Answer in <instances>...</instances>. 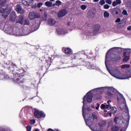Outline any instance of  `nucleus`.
I'll return each instance as SVG.
<instances>
[{"label": "nucleus", "instance_id": "obj_1", "mask_svg": "<svg viewBox=\"0 0 131 131\" xmlns=\"http://www.w3.org/2000/svg\"><path fill=\"white\" fill-rule=\"evenodd\" d=\"M111 49L108 50L105 55V64L107 70H108L109 73L116 78H118V79H127V78H130L131 77V70H130L127 73V75L128 76L126 78L124 77V75L121 73L119 70L117 69V68H115L113 72L110 71V68L108 66V62H111L112 61H114V59H115V54H112L111 56H110L109 53L111 52Z\"/></svg>", "mask_w": 131, "mask_h": 131}, {"label": "nucleus", "instance_id": "obj_2", "mask_svg": "<svg viewBox=\"0 0 131 131\" xmlns=\"http://www.w3.org/2000/svg\"><path fill=\"white\" fill-rule=\"evenodd\" d=\"M89 118H84L85 122L90 127V128L92 131H103V129L101 128V127H104L106 124V122L104 121H101L99 123V127L93 126L94 124H96V122L98 121V117L96 115H93L92 114L90 115Z\"/></svg>", "mask_w": 131, "mask_h": 131}, {"label": "nucleus", "instance_id": "obj_3", "mask_svg": "<svg viewBox=\"0 0 131 131\" xmlns=\"http://www.w3.org/2000/svg\"><path fill=\"white\" fill-rule=\"evenodd\" d=\"M120 108L121 110L125 111V114L123 115V119L120 120L119 118L116 117L114 119V121L116 124H120V121H121L123 124L125 125H128L129 122V112L128 111V107L125 103L120 104Z\"/></svg>", "mask_w": 131, "mask_h": 131}, {"label": "nucleus", "instance_id": "obj_4", "mask_svg": "<svg viewBox=\"0 0 131 131\" xmlns=\"http://www.w3.org/2000/svg\"><path fill=\"white\" fill-rule=\"evenodd\" d=\"M93 91H89L86 95L84 96L83 98V107H82V115L83 117V118H89V119H92V117H90V115L92 114V115H93L92 113L90 114H88L86 115V116H84V114H85V110L86 111H88V112H90V111H91V109L90 107H87L85 108V106H84V105L86 104V103H91L93 101Z\"/></svg>", "mask_w": 131, "mask_h": 131}, {"label": "nucleus", "instance_id": "obj_5", "mask_svg": "<svg viewBox=\"0 0 131 131\" xmlns=\"http://www.w3.org/2000/svg\"><path fill=\"white\" fill-rule=\"evenodd\" d=\"M110 103H111V100L107 101V104H102L101 105L100 108L102 110L107 109V110H110V109H111L110 112H108V115L111 117L112 114H115V113L117 112V108L115 106L112 107Z\"/></svg>", "mask_w": 131, "mask_h": 131}, {"label": "nucleus", "instance_id": "obj_6", "mask_svg": "<svg viewBox=\"0 0 131 131\" xmlns=\"http://www.w3.org/2000/svg\"><path fill=\"white\" fill-rule=\"evenodd\" d=\"M94 91H96V92H98L99 93H104V91H107V95L110 96L111 97L113 95L112 92H114L116 93V90L112 87H101V88H98L94 90ZM111 91V92H110Z\"/></svg>", "mask_w": 131, "mask_h": 131}, {"label": "nucleus", "instance_id": "obj_7", "mask_svg": "<svg viewBox=\"0 0 131 131\" xmlns=\"http://www.w3.org/2000/svg\"><path fill=\"white\" fill-rule=\"evenodd\" d=\"M5 32L6 33H8V34H10V35H16V36H21L22 34L20 33L19 31H17V32H15L13 30V28H12V26L11 25H5Z\"/></svg>", "mask_w": 131, "mask_h": 131}, {"label": "nucleus", "instance_id": "obj_8", "mask_svg": "<svg viewBox=\"0 0 131 131\" xmlns=\"http://www.w3.org/2000/svg\"><path fill=\"white\" fill-rule=\"evenodd\" d=\"M0 13H3L2 17L5 19L9 16L10 12H9V10H8V5H7V4H4L1 7H0Z\"/></svg>", "mask_w": 131, "mask_h": 131}, {"label": "nucleus", "instance_id": "obj_9", "mask_svg": "<svg viewBox=\"0 0 131 131\" xmlns=\"http://www.w3.org/2000/svg\"><path fill=\"white\" fill-rule=\"evenodd\" d=\"M14 77L12 79V80L15 82V83H23L24 81H23V79L21 77L20 74L16 73L13 75Z\"/></svg>", "mask_w": 131, "mask_h": 131}, {"label": "nucleus", "instance_id": "obj_10", "mask_svg": "<svg viewBox=\"0 0 131 131\" xmlns=\"http://www.w3.org/2000/svg\"><path fill=\"white\" fill-rule=\"evenodd\" d=\"M5 66L8 70H11V71H14V69L17 67L16 64L12 62L11 61H7L5 63Z\"/></svg>", "mask_w": 131, "mask_h": 131}, {"label": "nucleus", "instance_id": "obj_11", "mask_svg": "<svg viewBox=\"0 0 131 131\" xmlns=\"http://www.w3.org/2000/svg\"><path fill=\"white\" fill-rule=\"evenodd\" d=\"M34 116L35 118H40V117H46V114L42 112V111H40L38 110H35L34 113Z\"/></svg>", "mask_w": 131, "mask_h": 131}, {"label": "nucleus", "instance_id": "obj_12", "mask_svg": "<svg viewBox=\"0 0 131 131\" xmlns=\"http://www.w3.org/2000/svg\"><path fill=\"white\" fill-rule=\"evenodd\" d=\"M125 52L123 53L124 58L123 62H127L129 60V53H130V49H125Z\"/></svg>", "mask_w": 131, "mask_h": 131}, {"label": "nucleus", "instance_id": "obj_13", "mask_svg": "<svg viewBox=\"0 0 131 131\" xmlns=\"http://www.w3.org/2000/svg\"><path fill=\"white\" fill-rule=\"evenodd\" d=\"M100 29H101V26L100 25H95L93 26V34H90V35H97V34H99Z\"/></svg>", "mask_w": 131, "mask_h": 131}, {"label": "nucleus", "instance_id": "obj_14", "mask_svg": "<svg viewBox=\"0 0 131 131\" xmlns=\"http://www.w3.org/2000/svg\"><path fill=\"white\" fill-rule=\"evenodd\" d=\"M39 17H40V14L35 12H31L29 14V18L30 20H33V19H36Z\"/></svg>", "mask_w": 131, "mask_h": 131}, {"label": "nucleus", "instance_id": "obj_15", "mask_svg": "<svg viewBox=\"0 0 131 131\" xmlns=\"http://www.w3.org/2000/svg\"><path fill=\"white\" fill-rule=\"evenodd\" d=\"M67 15V11L66 9H62L59 11L57 14V16L59 18H61V17H64Z\"/></svg>", "mask_w": 131, "mask_h": 131}, {"label": "nucleus", "instance_id": "obj_16", "mask_svg": "<svg viewBox=\"0 0 131 131\" xmlns=\"http://www.w3.org/2000/svg\"><path fill=\"white\" fill-rule=\"evenodd\" d=\"M119 12H120V9L117 8H115L112 9V14L114 17H117L118 14H119Z\"/></svg>", "mask_w": 131, "mask_h": 131}, {"label": "nucleus", "instance_id": "obj_17", "mask_svg": "<svg viewBox=\"0 0 131 131\" xmlns=\"http://www.w3.org/2000/svg\"><path fill=\"white\" fill-rule=\"evenodd\" d=\"M15 10H16V12H17V13H18L19 14H24V10H23V9H22V6H21L19 4H17L16 6Z\"/></svg>", "mask_w": 131, "mask_h": 131}, {"label": "nucleus", "instance_id": "obj_18", "mask_svg": "<svg viewBox=\"0 0 131 131\" xmlns=\"http://www.w3.org/2000/svg\"><path fill=\"white\" fill-rule=\"evenodd\" d=\"M22 4L25 6H30L32 5V1L31 0H23Z\"/></svg>", "mask_w": 131, "mask_h": 131}, {"label": "nucleus", "instance_id": "obj_19", "mask_svg": "<svg viewBox=\"0 0 131 131\" xmlns=\"http://www.w3.org/2000/svg\"><path fill=\"white\" fill-rule=\"evenodd\" d=\"M47 23L50 26H54V25L56 24V20L53 18H49L47 21Z\"/></svg>", "mask_w": 131, "mask_h": 131}, {"label": "nucleus", "instance_id": "obj_20", "mask_svg": "<svg viewBox=\"0 0 131 131\" xmlns=\"http://www.w3.org/2000/svg\"><path fill=\"white\" fill-rule=\"evenodd\" d=\"M125 24H126V20L125 19H122L120 23L118 24V26H119L120 28H122V27H124V26H125Z\"/></svg>", "mask_w": 131, "mask_h": 131}, {"label": "nucleus", "instance_id": "obj_21", "mask_svg": "<svg viewBox=\"0 0 131 131\" xmlns=\"http://www.w3.org/2000/svg\"><path fill=\"white\" fill-rule=\"evenodd\" d=\"M16 13L15 12H12L10 14V20L14 22L16 20Z\"/></svg>", "mask_w": 131, "mask_h": 131}, {"label": "nucleus", "instance_id": "obj_22", "mask_svg": "<svg viewBox=\"0 0 131 131\" xmlns=\"http://www.w3.org/2000/svg\"><path fill=\"white\" fill-rule=\"evenodd\" d=\"M117 101L118 102H120V101H123L124 103H125V99H124V97H123V96L122 94H119L118 98H117Z\"/></svg>", "mask_w": 131, "mask_h": 131}, {"label": "nucleus", "instance_id": "obj_23", "mask_svg": "<svg viewBox=\"0 0 131 131\" xmlns=\"http://www.w3.org/2000/svg\"><path fill=\"white\" fill-rule=\"evenodd\" d=\"M88 66H87V68L88 69H98V68L97 67V66H96L94 64H91L90 62H88Z\"/></svg>", "mask_w": 131, "mask_h": 131}, {"label": "nucleus", "instance_id": "obj_24", "mask_svg": "<svg viewBox=\"0 0 131 131\" xmlns=\"http://www.w3.org/2000/svg\"><path fill=\"white\" fill-rule=\"evenodd\" d=\"M57 32L58 34H65L67 33V31H65V30L62 29H57Z\"/></svg>", "mask_w": 131, "mask_h": 131}, {"label": "nucleus", "instance_id": "obj_25", "mask_svg": "<svg viewBox=\"0 0 131 131\" xmlns=\"http://www.w3.org/2000/svg\"><path fill=\"white\" fill-rule=\"evenodd\" d=\"M121 4V0H116L113 2L112 6L113 7H116L118 5Z\"/></svg>", "mask_w": 131, "mask_h": 131}, {"label": "nucleus", "instance_id": "obj_26", "mask_svg": "<svg viewBox=\"0 0 131 131\" xmlns=\"http://www.w3.org/2000/svg\"><path fill=\"white\" fill-rule=\"evenodd\" d=\"M23 16H19L18 19L16 21V23H19V24H21L22 25V24H23Z\"/></svg>", "mask_w": 131, "mask_h": 131}, {"label": "nucleus", "instance_id": "obj_27", "mask_svg": "<svg viewBox=\"0 0 131 131\" xmlns=\"http://www.w3.org/2000/svg\"><path fill=\"white\" fill-rule=\"evenodd\" d=\"M45 6L49 7H53V3L50 1H47L45 3Z\"/></svg>", "mask_w": 131, "mask_h": 131}, {"label": "nucleus", "instance_id": "obj_28", "mask_svg": "<svg viewBox=\"0 0 131 131\" xmlns=\"http://www.w3.org/2000/svg\"><path fill=\"white\" fill-rule=\"evenodd\" d=\"M111 130L112 131H118L119 130V127L117 126H113L111 127Z\"/></svg>", "mask_w": 131, "mask_h": 131}, {"label": "nucleus", "instance_id": "obj_29", "mask_svg": "<svg viewBox=\"0 0 131 131\" xmlns=\"http://www.w3.org/2000/svg\"><path fill=\"white\" fill-rule=\"evenodd\" d=\"M129 64H123L121 66L122 69H128L130 67Z\"/></svg>", "mask_w": 131, "mask_h": 131}, {"label": "nucleus", "instance_id": "obj_30", "mask_svg": "<svg viewBox=\"0 0 131 131\" xmlns=\"http://www.w3.org/2000/svg\"><path fill=\"white\" fill-rule=\"evenodd\" d=\"M109 16H110V14H109V13H108L107 11H104L103 13V17H104V18H106L107 19L109 18Z\"/></svg>", "mask_w": 131, "mask_h": 131}, {"label": "nucleus", "instance_id": "obj_31", "mask_svg": "<svg viewBox=\"0 0 131 131\" xmlns=\"http://www.w3.org/2000/svg\"><path fill=\"white\" fill-rule=\"evenodd\" d=\"M64 53L67 55H68L70 53H71V49L70 48H66L64 50Z\"/></svg>", "mask_w": 131, "mask_h": 131}, {"label": "nucleus", "instance_id": "obj_32", "mask_svg": "<svg viewBox=\"0 0 131 131\" xmlns=\"http://www.w3.org/2000/svg\"><path fill=\"white\" fill-rule=\"evenodd\" d=\"M86 8H88V6L85 5H82L80 6V8L83 10V11H84V10H85L86 9Z\"/></svg>", "mask_w": 131, "mask_h": 131}, {"label": "nucleus", "instance_id": "obj_33", "mask_svg": "<svg viewBox=\"0 0 131 131\" xmlns=\"http://www.w3.org/2000/svg\"><path fill=\"white\" fill-rule=\"evenodd\" d=\"M94 17H95V13H94V12H91L89 15V18H94Z\"/></svg>", "mask_w": 131, "mask_h": 131}, {"label": "nucleus", "instance_id": "obj_34", "mask_svg": "<svg viewBox=\"0 0 131 131\" xmlns=\"http://www.w3.org/2000/svg\"><path fill=\"white\" fill-rule=\"evenodd\" d=\"M7 3V0H0V6H4V4Z\"/></svg>", "mask_w": 131, "mask_h": 131}, {"label": "nucleus", "instance_id": "obj_35", "mask_svg": "<svg viewBox=\"0 0 131 131\" xmlns=\"http://www.w3.org/2000/svg\"><path fill=\"white\" fill-rule=\"evenodd\" d=\"M56 3V5L58 7H59V6H61V5L62 4V2H61V1H57L55 2Z\"/></svg>", "mask_w": 131, "mask_h": 131}, {"label": "nucleus", "instance_id": "obj_36", "mask_svg": "<svg viewBox=\"0 0 131 131\" xmlns=\"http://www.w3.org/2000/svg\"><path fill=\"white\" fill-rule=\"evenodd\" d=\"M105 0H100L99 4L101 6H104V5H105Z\"/></svg>", "mask_w": 131, "mask_h": 131}, {"label": "nucleus", "instance_id": "obj_37", "mask_svg": "<svg viewBox=\"0 0 131 131\" xmlns=\"http://www.w3.org/2000/svg\"><path fill=\"white\" fill-rule=\"evenodd\" d=\"M103 8L105 10H108L109 8H110V6H109L108 4H105V5L103 6Z\"/></svg>", "mask_w": 131, "mask_h": 131}, {"label": "nucleus", "instance_id": "obj_38", "mask_svg": "<svg viewBox=\"0 0 131 131\" xmlns=\"http://www.w3.org/2000/svg\"><path fill=\"white\" fill-rule=\"evenodd\" d=\"M122 14L123 15H124L125 16H127V11L125 10H123L122 12Z\"/></svg>", "mask_w": 131, "mask_h": 131}, {"label": "nucleus", "instance_id": "obj_39", "mask_svg": "<svg viewBox=\"0 0 131 131\" xmlns=\"http://www.w3.org/2000/svg\"><path fill=\"white\" fill-rule=\"evenodd\" d=\"M105 1L106 4H108V5H111V4H112V0H105Z\"/></svg>", "mask_w": 131, "mask_h": 131}, {"label": "nucleus", "instance_id": "obj_40", "mask_svg": "<svg viewBox=\"0 0 131 131\" xmlns=\"http://www.w3.org/2000/svg\"><path fill=\"white\" fill-rule=\"evenodd\" d=\"M30 124H34L35 123V120L34 119H31L30 121Z\"/></svg>", "mask_w": 131, "mask_h": 131}, {"label": "nucleus", "instance_id": "obj_41", "mask_svg": "<svg viewBox=\"0 0 131 131\" xmlns=\"http://www.w3.org/2000/svg\"><path fill=\"white\" fill-rule=\"evenodd\" d=\"M24 24L25 25H29V20L28 19H26Z\"/></svg>", "mask_w": 131, "mask_h": 131}, {"label": "nucleus", "instance_id": "obj_42", "mask_svg": "<svg viewBox=\"0 0 131 131\" xmlns=\"http://www.w3.org/2000/svg\"><path fill=\"white\" fill-rule=\"evenodd\" d=\"M121 19L118 18L115 20L116 23H119V22H121Z\"/></svg>", "mask_w": 131, "mask_h": 131}, {"label": "nucleus", "instance_id": "obj_43", "mask_svg": "<svg viewBox=\"0 0 131 131\" xmlns=\"http://www.w3.org/2000/svg\"><path fill=\"white\" fill-rule=\"evenodd\" d=\"M27 129L28 131H31V126H29V125L27 126Z\"/></svg>", "mask_w": 131, "mask_h": 131}, {"label": "nucleus", "instance_id": "obj_44", "mask_svg": "<svg viewBox=\"0 0 131 131\" xmlns=\"http://www.w3.org/2000/svg\"><path fill=\"white\" fill-rule=\"evenodd\" d=\"M32 28H34V29H35V30H37L38 29V26H32Z\"/></svg>", "mask_w": 131, "mask_h": 131}, {"label": "nucleus", "instance_id": "obj_45", "mask_svg": "<svg viewBox=\"0 0 131 131\" xmlns=\"http://www.w3.org/2000/svg\"><path fill=\"white\" fill-rule=\"evenodd\" d=\"M99 108H100V104L97 103V106L96 107V110H99Z\"/></svg>", "mask_w": 131, "mask_h": 131}, {"label": "nucleus", "instance_id": "obj_46", "mask_svg": "<svg viewBox=\"0 0 131 131\" xmlns=\"http://www.w3.org/2000/svg\"><path fill=\"white\" fill-rule=\"evenodd\" d=\"M41 6H42V3H39L37 5L38 8H40V7H41Z\"/></svg>", "mask_w": 131, "mask_h": 131}, {"label": "nucleus", "instance_id": "obj_47", "mask_svg": "<svg viewBox=\"0 0 131 131\" xmlns=\"http://www.w3.org/2000/svg\"><path fill=\"white\" fill-rule=\"evenodd\" d=\"M111 125H112V122H109L108 123V126H111Z\"/></svg>", "mask_w": 131, "mask_h": 131}, {"label": "nucleus", "instance_id": "obj_48", "mask_svg": "<svg viewBox=\"0 0 131 131\" xmlns=\"http://www.w3.org/2000/svg\"><path fill=\"white\" fill-rule=\"evenodd\" d=\"M72 59H75V55L74 54L72 55Z\"/></svg>", "mask_w": 131, "mask_h": 131}, {"label": "nucleus", "instance_id": "obj_49", "mask_svg": "<svg viewBox=\"0 0 131 131\" xmlns=\"http://www.w3.org/2000/svg\"><path fill=\"white\" fill-rule=\"evenodd\" d=\"M127 30H131V26H129L127 27Z\"/></svg>", "mask_w": 131, "mask_h": 131}, {"label": "nucleus", "instance_id": "obj_50", "mask_svg": "<svg viewBox=\"0 0 131 131\" xmlns=\"http://www.w3.org/2000/svg\"><path fill=\"white\" fill-rule=\"evenodd\" d=\"M67 24L68 26H70L71 24H72V23L68 22Z\"/></svg>", "mask_w": 131, "mask_h": 131}, {"label": "nucleus", "instance_id": "obj_51", "mask_svg": "<svg viewBox=\"0 0 131 131\" xmlns=\"http://www.w3.org/2000/svg\"><path fill=\"white\" fill-rule=\"evenodd\" d=\"M99 0H93L94 3H98Z\"/></svg>", "mask_w": 131, "mask_h": 131}, {"label": "nucleus", "instance_id": "obj_52", "mask_svg": "<svg viewBox=\"0 0 131 131\" xmlns=\"http://www.w3.org/2000/svg\"><path fill=\"white\" fill-rule=\"evenodd\" d=\"M34 131H40L39 129L35 128L34 129Z\"/></svg>", "mask_w": 131, "mask_h": 131}, {"label": "nucleus", "instance_id": "obj_53", "mask_svg": "<svg viewBox=\"0 0 131 131\" xmlns=\"http://www.w3.org/2000/svg\"><path fill=\"white\" fill-rule=\"evenodd\" d=\"M48 131H54V130L52 129V128L48 129Z\"/></svg>", "mask_w": 131, "mask_h": 131}, {"label": "nucleus", "instance_id": "obj_54", "mask_svg": "<svg viewBox=\"0 0 131 131\" xmlns=\"http://www.w3.org/2000/svg\"><path fill=\"white\" fill-rule=\"evenodd\" d=\"M55 6H57V5H56V2H55V4H52V7H55Z\"/></svg>", "mask_w": 131, "mask_h": 131}, {"label": "nucleus", "instance_id": "obj_55", "mask_svg": "<svg viewBox=\"0 0 131 131\" xmlns=\"http://www.w3.org/2000/svg\"><path fill=\"white\" fill-rule=\"evenodd\" d=\"M91 107H92V108H93V109H95V106H94V105H92Z\"/></svg>", "mask_w": 131, "mask_h": 131}, {"label": "nucleus", "instance_id": "obj_56", "mask_svg": "<svg viewBox=\"0 0 131 131\" xmlns=\"http://www.w3.org/2000/svg\"><path fill=\"white\" fill-rule=\"evenodd\" d=\"M5 77V78H6V79H8V78H9V76H7V77Z\"/></svg>", "mask_w": 131, "mask_h": 131}, {"label": "nucleus", "instance_id": "obj_57", "mask_svg": "<svg viewBox=\"0 0 131 131\" xmlns=\"http://www.w3.org/2000/svg\"><path fill=\"white\" fill-rule=\"evenodd\" d=\"M120 131H125V130H123V129H121Z\"/></svg>", "mask_w": 131, "mask_h": 131}, {"label": "nucleus", "instance_id": "obj_58", "mask_svg": "<svg viewBox=\"0 0 131 131\" xmlns=\"http://www.w3.org/2000/svg\"><path fill=\"white\" fill-rule=\"evenodd\" d=\"M50 2H55V0H50Z\"/></svg>", "mask_w": 131, "mask_h": 131}, {"label": "nucleus", "instance_id": "obj_59", "mask_svg": "<svg viewBox=\"0 0 131 131\" xmlns=\"http://www.w3.org/2000/svg\"><path fill=\"white\" fill-rule=\"evenodd\" d=\"M82 2H85V0H81Z\"/></svg>", "mask_w": 131, "mask_h": 131}, {"label": "nucleus", "instance_id": "obj_60", "mask_svg": "<svg viewBox=\"0 0 131 131\" xmlns=\"http://www.w3.org/2000/svg\"><path fill=\"white\" fill-rule=\"evenodd\" d=\"M31 1H32V4H33V0H31Z\"/></svg>", "mask_w": 131, "mask_h": 131}, {"label": "nucleus", "instance_id": "obj_61", "mask_svg": "<svg viewBox=\"0 0 131 131\" xmlns=\"http://www.w3.org/2000/svg\"><path fill=\"white\" fill-rule=\"evenodd\" d=\"M28 34H29V33L25 34V35H28Z\"/></svg>", "mask_w": 131, "mask_h": 131}, {"label": "nucleus", "instance_id": "obj_62", "mask_svg": "<svg viewBox=\"0 0 131 131\" xmlns=\"http://www.w3.org/2000/svg\"><path fill=\"white\" fill-rule=\"evenodd\" d=\"M24 89H26V86L24 87Z\"/></svg>", "mask_w": 131, "mask_h": 131}, {"label": "nucleus", "instance_id": "obj_63", "mask_svg": "<svg viewBox=\"0 0 131 131\" xmlns=\"http://www.w3.org/2000/svg\"><path fill=\"white\" fill-rule=\"evenodd\" d=\"M86 36H89V35H88V34H86Z\"/></svg>", "mask_w": 131, "mask_h": 131}, {"label": "nucleus", "instance_id": "obj_64", "mask_svg": "<svg viewBox=\"0 0 131 131\" xmlns=\"http://www.w3.org/2000/svg\"><path fill=\"white\" fill-rule=\"evenodd\" d=\"M81 62H83V60H81Z\"/></svg>", "mask_w": 131, "mask_h": 131}]
</instances>
